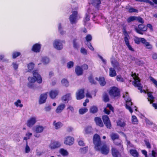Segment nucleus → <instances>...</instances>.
Returning a JSON list of instances; mask_svg holds the SVG:
<instances>
[{
	"mask_svg": "<svg viewBox=\"0 0 157 157\" xmlns=\"http://www.w3.org/2000/svg\"><path fill=\"white\" fill-rule=\"evenodd\" d=\"M33 77L36 79L38 83H40L42 82V79L41 77L36 71H33Z\"/></svg>",
	"mask_w": 157,
	"mask_h": 157,
	"instance_id": "nucleus-16",
	"label": "nucleus"
},
{
	"mask_svg": "<svg viewBox=\"0 0 157 157\" xmlns=\"http://www.w3.org/2000/svg\"><path fill=\"white\" fill-rule=\"evenodd\" d=\"M84 91L83 90H78L76 94V99L77 100H80L83 98L84 97Z\"/></svg>",
	"mask_w": 157,
	"mask_h": 157,
	"instance_id": "nucleus-14",
	"label": "nucleus"
},
{
	"mask_svg": "<svg viewBox=\"0 0 157 157\" xmlns=\"http://www.w3.org/2000/svg\"><path fill=\"white\" fill-rule=\"evenodd\" d=\"M78 14L77 11H72V14L70 15L69 19L71 23L72 24H75L78 19Z\"/></svg>",
	"mask_w": 157,
	"mask_h": 157,
	"instance_id": "nucleus-7",
	"label": "nucleus"
},
{
	"mask_svg": "<svg viewBox=\"0 0 157 157\" xmlns=\"http://www.w3.org/2000/svg\"><path fill=\"white\" fill-rule=\"evenodd\" d=\"M66 107L65 104L61 103L59 105L56 110V112L57 113H60Z\"/></svg>",
	"mask_w": 157,
	"mask_h": 157,
	"instance_id": "nucleus-20",
	"label": "nucleus"
},
{
	"mask_svg": "<svg viewBox=\"0 0 157 157\" xmlns=\"http://www.w3.org/2000/svg\"><path fill=\"white\" fill-rule=\"evenodd\" d=\"M93 129L91 126H88L86 127L84 130L83 132L84 134H89L92 132Z\"/></svg>",
	"mask_w": 157,
	"mask_h": 157,
	"instance_id": "nucleus-26",
	"label": "nucleus"
},
{
	"mask_svg": "<svg viewBox=\"0 0 157 157\" xmlns=\"http://www.w3.org/2000/svg\"><path fill=\"white\" fill-rule=\"evenodd\" d=\"M132 76L133 77L134 81L133 82V84L135 87H138V89L139 90L141 93L143 92L146 93L145 90H142V86L140 83V80L139 78L136 75V74L132 75Z\"/></svg>",
	"mask_w": 157,
	"mask_h": 157,
	"instance_id": "nucleus-2",
	"label": "nucleus"
},
{
	"mask_svg": "<svg viewBox=\"0 0 157 157\" xmlns=\"http://www.w3.org/2000/svg\"><path fill=\"white\" fill-rule=\"evenodd\" d=\"M93 143L95 150H99V147L102 145L100 136L97 134H95L93 138Z\"/></svg>",
	"mask_w": 157,
	"mask_h": 157,
	"instance_id": "nucleus-3",
	"label": "nucleus"
},
{
	"mask_svg": "<svg viewBox=\"0 0 157 157\" xmlns=\"http://www.w3.org/2000/svg\"><path fill=\"white\" fill-rule=\"evenodd\" d=\"M92 4L96 8L97 10H98L99 5L101 4L100 0H92L91 2Z\"/></svg>",
	"mask_w": 157,
	"mask_h": 157,
	"instance_id": "nucleus-25",
	"label": "nucleus"
},
{
	"mask_svg": "<svg viewBox=\"0 0 157 157\" xmlns=\"http://www.w3.org/2000/svg\"><path fill=\"white\" fill-rule=\"evenodd\" d=\"M85 38L86 41L88 42L91 41L92 39V37L91 35L88 34L86 36Z\"/></svg>",
	"mask_w": 157,
	"mask_h": 157,
	"instance_id": "nucleus-57",
	"label": "nucleus"
},
{
	"mask_svg": "<svg viewBox=\"0 0 157 157\" xmlns=\"http://www.w3.org/2000/svg\"><path fill=\"white\" fill-rule=\"evenodd\" d=\"M58 29L61 35H63L65 33V32L63 31L62 29L61 25L60 24H59Z\"/></svg>",
	"mask_w": 157,
	"mask_h": 157,
	"instance_id": "nucleus-50",
	"label": "nucleus"
},
{
	"mask_svg": "<svg viewBox=\"0 0 157 157\" xmlns=\"http://www.w3.org/2000/svg\"><path fill=\"white\" fill-rule=\"evenodd\" d=\"M137 2H144L146 3H149L151 6H154V3L151 1L149 0H135Z\"/></svg>",
	"mask_w": 157,
	"mask_h": 157,
	"instance_id": "nucleus-41",
	"label": "nucleus"
},
{
	"mask_svg": "<svg viewBox=\"0 0 157 157\" xmlns=\"http://www.w3.org/2000/svg\"><path fill=\"white\" fill-rule=\"evenodd\" d=\"M63 124L60 122H56L55 121H53V125L56 129H58L60 128L62 126Z\"/></svg>",
	"mask_w": 157,
	"mask_h": 157,
	"instance_id": "nucleus-22",
	"label": "nucleus"
},
{
	"mask_svg": "<svg viewBox=\"0 0 157 157\" xmlns=\"http://www.w3.org/2000/svg\"><path fill=\"white\" fill-rule=\"evenodd\" d=\"M34 67V64L32 63H30L28 65V71H30L32 70Z\"/></svg>",
	"mask_w": 157,
	"mask_h": 157,
	"instance_id": "nucleus-44",
	"label": "nucleus"
},
{
	"mask_svg": "<svg viewBox=\"0 0 157 157\" xmlns=\"http://www.w3.org/2000/svg\"><path fill=\"white\" fill-rule=\"evenodd\" d=\"M74 141V139L71 136H68L66 137L64 139V143L65 144L68 145H71Z\"/></svg>",
	"mask_w": 157,
	"mask_h": 157,
	"instance_id": "nucleus-13",
	"label": "nucleus"
},
{
	"mask_svg": "<svg viewBox=\"0 0 157 157\" xmlns=\"http://www.w3.org/2000/svg\"><path fill=\"white\" fill-rule=\"evenodd\" d=\"M102 118L103 122L107 128L109 129L110 128L111 125L108 116L106 115H103Z\"/></svg>",
	"mask_w": 157,
	"mask_h": 157,
	"instance_id": "nucleus-10",
	"label": "nucleus"
},
{
	"mask_svg": "<svg viewBox=\"0 0 157 157\" xmlns=\"http://www.w3.org/2000/svg\"><path fill=\"white\" fill-rule=\"evenodd\" d=\"M132 122L133 124H137L138 121L136 117L135 116H132Z\"/></svg>",
	"mask_w": 157,
	"mask_h": 157,
	"instance_id": "nucleus-42",
	"label": "nucleus"
},
{
	"mask_svg": "<svg viewBox=\"0 0 157 157\" xmlns=\"http://www.w3.org/2000/svg\"><path fill=\"white\" fill-rule=\"evenodd\" d=\"M71 94H68L66 95L63 96L62 98L63 101L66 102L68 101L69 100H71Z\"/></svg>",
	"mask_w": 157,
	"mask_h": 157,
	"instance_id": "nucleus-32",
	"label": "nucleus"
},
{
	"mask_svg": "<svg viewBox=\"0 0 157 157\" xmlns=\"http://www.w3.org/2000/svg\"><path fill=\"white\" fill-rule=\"evenodd\" d=\"M136 20V16H132L129 17L127 19V21L128 23H129L131 21Z\"/></svg>",
	"mask_w": 157,
	"mask_h": 157,
	"instance_id": "nucleus-47",
	"label": "nucleus"
},
{
	"mask_svg": "<svg viewBox=\"0 0 157 157\" xmlns=\"http://www.w3.org/2000/svg\"><path fill=\"white\" fill-rule=\"evenodd\" d=\"M62 84L64 86H68L69 85V82L66 79H63L61 81Z\"/></svg>",
	"mask_w": 157,
	"mask_h": 157,
	"instance_id": "nucleus-43",
	"label": "nucleus"
},
{
	"mask_svg": "<svg viewBox=\"0 0 157 157\" xmlns=\"http://www.w3.org/2000/svg\"><path fill=\"white\" fill-rule=\"evenodd\" d=\"M41 61L44 64H46L49 63V59L48 58L44 57L42 58Z\"/></svg>",
	"mask_w": 157,
	"mask_h": 157,
	"instance_id": "nucleus-37",
	"label": "nucleus"
},
{
	"mask_svg": "<svg viewBox=\"0 0 157 157\" xmlns=\"http://www.w3.org/2000/svg\"><path fill=\"white\" fill-rule=\"evenodd\" d=\"M136 20L138 21L139 22L141 23H144V21L143 18L139 17H136Z\"/></svg>",
	"mask_w": 157,
	"mask_h": 157,
	"instance_id": "nucleus-55",
	"label": "nucleus"
},
{
	"mask_svg": "<svg viewBox=\"0 0 157 157\" xmlns=\"http://www.w3.org/2000/svg\"><path fill=\"white\" fill-rule=\"evenodd\" d=\"M30 150V149L29 147L27 145V143L25 147V152L26 153H28L29 152Z\"/></svg>",
	"mask_w": 157,
	"mask_h": 157,
	"instance_id": "nucleus-62",
	"label": "nucleus"
},
{
	"mask_svg": "<svg viewBox=\"0 0 157 157\" xmlns=\"http://www.w3.org/2000/svg\"><path fill=\"white\" fill-rule=\"evenodd\" d=\"M104 100L105 102H108L109 101V98L107 94H105L103 95Z\"/></svg>",
	"mask_w": 157,
	"mask_h": 157,
	"instance_id": "nucleus-60",
	"label": "nucleus"
},
{
	"mask_svg": "<svg viewBox=\"0 0 157 157\" xmlns=\"http://www.w3.org/2000/svg\"><path fill=\"white\" fill-rule=\"evenodd\" d=\"M123 97L124 98L126 101V106L125 107L126 109L128 110L129 112L132 113L133 110L132 109V103L131 102V99L129 98L128 93L127 92H125V94H124Z\"/></svg>",
	"mask_w": 157,
	"mask_h": 157,
	"instance_id": "nucleus-1",
	"label": "nucleus"
},
{
	"mask_svg": "<svg viewBox=\"0 0 157 157\" xmlns=\"http://www.w3.org/2000/svg\"><path fill=\"white\" fill-rule=\"evenodd\" d=\"M152 93L149 92L147 93V94L148 96L147 99L148 101H150V103H152L154 101L155 98L153 96Z\"/></svg>",
	"mask_w": 157,
	"mask_h": 157,
	"instance_id": "nucleus-29",
	"label": "nucleus"
},
{
	"mask_svg": "<svg viewBox=\"0 0 157 157\" xmlns=\"http://www.w3.org/2000/svg\"><path fill=\"white\" fill-rule=\"evenodd\" d=\"M34 83L29 82L28 84V86L30 88L34 89L35 88V86Z\"/></svg>",
	"mask_w": 157,
	"mask_h": 157,
	"instance_id": "nucleus-49",
	"label": "nucleus"
},
{
	"mask_svg": "<svg viewBox=\"0 0 157 157\" xmlns=\"http://www.w3.org/2000/svg\"><path fill=\"white\" fill-rule=\"evenodd\" d=\"M111 63L112 66L115 68L117 69L118 70L120 69V68L119 67V63L117 62L111 60Z\"/></svg>",
	"mask_w": 157,
	"mask_h": 157,
	"instance_id": "nucleus-33",
	"label": "nucleus"
},
{
	"mask_svg": "<svg viewBox=\"0 0 157 157\" xmlns=\"http://www.w3.org/2000/svg\"><path fill=\"white\" fill-rule=\"evenodd\" d=\"M141 38L136 37L134 39V41L136 44H139L140 42Z\"/></svg>",
	"mask_w": 157,
	"mask_h": 157,
	"instance_id": "nucleus-61",
	"label": "nucleus"
},
{
	"mask_svg": "<svg viewBox=\"0 0 157 157\" xmlns=\"http://www.w3.org/2000/svg\"><path fill=\"white\" fill-rule=\"evenodd\" d=\"M77 40L76 39H74L73 40V46L75 48H77L78 47V44Z\"/></svg>",
	"mask_w": 157,
	"mask_h": 157,
	"instance_id": "nucleus-52",
	"label": "nucleus"
},
{
	"mask_svg": "<svg viewBox=\"0 0 157 157\" xmlns=\"http://www.w3.org/2000/svg\"><path fill=\"white\" fill-rule=\"evenodd\" d=\"M12 66L13 68L15 70H17L18 67V65L15 63H12Z\"/></svg>",
	"mask_w": 157,
	"mask_h": 157,
	"instance_id": "nucleus-64",
	"label": "nucleus"
},
{
	"mask_svg": "<svg viewBox=\"0 0 157 157\" xmlns=\"http://www.w3.org/2000/svg\"><path fill=\"white\" fill-rule=\"evenodd\" d=\"M88 111V109L86 108H83L80 109L79 113L81 114H83Z\"/></svg>",
	"mask_w": 157,
	"mask_h": 157,
	"instance_id": "nucleus-46",
	"label": "nucleus"
},
{
	"mask_svg": "<svg viewBox=\"0 0 157 157\" xmlns=\"http://www.w3.org/2000/svg\"><path fill=\"white\" fill-rule=\"evenodd\" d=\"M88 149V147H84L81 148L80 149V151L82 154H85L87 152Z\"/></svg>",
	"mask_w": 157,
	"mask_h": 157,
	"instance_id": "nucleus-45",
	"label": "nucleus"
},
{
	"mask_svg": "<svg viewBox=\"0 0 157 157\" xmlns=\"http://www.w3.org/2000/svg\"><path fill=\"white\" fill-rule=\"evenodd\" d=\"M110 137L114 143L117 145H119L121 149H123V146L121 144V140L118 139L119 135L117 133H112L110 135Z\"/></svg>",
	"mask_w": 157,
	"mask_h": 157,
	"instance_id": "nucleus-5",
	"label": "nucleus"
},
{
	"mask_svg": "<svg viewBox=\"0 0 157 157\" xmlns=\"http://www.w3.org/2000/svg\"><path fill=\"white\" fill-rule=\"evenodd\" d=\"M130 153L133 156L135 157H138V153L136 150L135 149H131L130 150Z\"/></svg>",
	"mask_w": 157,
	"mask_h": 157,
	"instance_id": "nucleus-35",
	"label": "nucleus"
},
{
	"mask_svg": "<svg viewBox=\"0 0 157 157\" xmlns=\"http://www.w3.org/2000/svg\"><path fill=\"white\" fill-rule=\"evenodd\" d=\"M149 79L152 82L155 86L157 87V81L156 80L153 78L151 76L149 77Z\"/></svg>",
	"mask_w": 157,
	"mask_h": 157,
	"instance_id": "nucleus-48",
	"label": "nucleus"
},
{
	"mask_svg": "<svg viewBox=\"0 0 157 157\" xmlns=\"http://www.w3.org/2000/svg\"><path fill=\"white\" fill-rule=\"evenodd\" d=\"M117 124L118 126L121 127H124L125 126V122L122 120H119L117 121Z\"/></svg>",
	"mask_w": 157,
	"mask_h": 157,
	"instance_id": "nucleus-34",
	"label": "nucleus"
},
{
	"mask_svg": "<svg viewBox=\"0 0 157 157\" xmlns=\"http://www.w3.org/2000/svg\"><path fill=\"white\" fill-rule=\"evenodd\" d=\"M109 94L112 97H116L120 95V91L116 87H112L110 88Z\"/></svg>",
	"mask_w": 157,
	"mask_h": 157,
	"instance_id": "nucleus-6",
	"label": "nucleus"
},
{
	"mask_svg": "<svg viewBox=\"0 0 157 157\" xmlns=\"http://www.w3.org/2000/svg\"><path fill=\"white\" fill-rule=\"evenodd\" d=\"M81 53L83 55H86L87 54V51L84 48H82L81 49Z\"/></svg>",
	"mask_w": 157,
	"mask_h": 157,
	"instance_id": "nucleus-63",
	"label": "nucleus"
},
{
	"mask_svg": "<svg viewBox=\"0 0 157 157\" xmlns=\"http://www.w3.org/2000/svg\"><path fill=\"white\" fill-rule=\"evenodd\" d=\"M95 79L99 82L101 86H103L105 84L106 82L105 80V79L104 77H96Z\"/></svg>",
	"mask_w": 157,
	"mask_h": 157,
	"instance_id": "nucleus-27",
	"label": "nucleus"
},
{
	"mask_svg": "<svg viewBox=\"0 0 157 157\" xmlns=\"http://www.w3.org/2000/svg\"><path fill=\"white\" fill-rule=\"evenodd\" d=\"M124 40L125 44L128 49L131 51L134 52V50L132 48V46L130 44L128 38L127 36L125 37L124 38Z\"/></svg>",
	"mask_w": 157,
	"mask_h": 157,
	"instance_id": "nucleus-19",
	"label": "nucleus"
},
{
	"mask_svg": "<svg viewBox=\"0 0 157 157\" xmlns=\"http://www.w3.org/2000/svg\"><path fill=\"white\" fill-rule=\"evenodd\" d=\"M59 152L63 156H67L68 154V153L67 151L63 149H61L60 150Z\"/></svg>",
	"mask_w": 157,
	"mask_h": 157,
	"instance_id": "nucleus-38",
	"label": "nucleus"
},
{
	"mask_svg": "<svg viewBox=\"0 0 157 157\" xmlns=\"http://www.w3.org/2000/svg\"><path fill=\"white\" fill-rule=\"evenodd\" d=\"M112 155L113 157H119L121 155L118 151L115 148H113L112 149Z\"/></svg>",
	"mask_w": 157,
	"mask_h": 157,
	"instance_id": "nucleus-24",
	"label": "nucleus"
},
{
	"mask_svg": "<svg viewBox=\"0 0 157 157\" xmlns=\"http://www.w3.org/2000/svg\"><path fill=\"white\" fill-rule=\"evenodd\" d=\"M20 53L18 52H15L13 53V58L14 59L16 58L20 55Z\"/></svg>",
	"mask_w": 157,
	"mask_h": 157,
	"instance_id": "nucleus-53",
	"label": "nucleus"
},
{
	"mask_svg": "<svg viewBox=\"0 0 157 157\" xmlns=\"http://www.w3.org/2000/svg\"><path fill=\"white\" fill-rule=\"evenodd\" d=\"M90 8H89L87 10L88 13H86V16L85 19L84 20V25H87L88 23L87 22L90 20V17L89 16V14H93V11L90 10Z\"/></svg>",
	"mask_w": 157,
	"mask_h": 157,
	"instance_id": "nucleus-17",
	"label": "nucleus"
},
{
	"mask_svg": "<svg viewBox=\"0 0 157 157\" xmlns=\"http://www.w3.org/2000/svg\"><path fill=\"white\" fill-rule=\"evenodd\" d=\"M41 45L40 44L36 43L34 44L32 48V50L35 52H39L40 50Z\"/></svg>",
	"mask_w": 157,
	"mask_h": 157,
	"instance_id": "nucleus-18",
	"label": "nucleus"
},
{
	"mask_svg": "<svg viewBox=\"0 0 157 157\" xmlns=\"http://www.w3.org/2000/svg\"><path fill=\"white\" fill-rule=\"evenodd\" d=\"M75 72L78 75H80L82 74L83 70L81 67L77 66L75 68Z\"/></svg>",
	"mask_w": 157,
	"mask_h": 157,
	"instance_id": "nucleus-28",
	"label": "nucleus"
},
{
	"mask_svg": "<svg viewBox=\"0 0 157 157\" xmlns=\"http://www.w3.org/2000/svg\"><path fill=\"white\" fill-rule=\"evenodd\" d=\"M47 96V93H44L41 94L39 100V104H42L44 103L46 101Z\"/></svg>",
	"mask_w": 157,
	"mask_h": 157,
	"instance_id": "nucleus-15",
	"label": "nucleus"
},
{
	"mask_svg": "<svg viewBox=\"0 0 157 157\" xmlns=\"http://www.w3.org/2000/svg\"><path fill=\"white\" fill-rule=\"evenodd\" d=\"M98 111L97 107L95 106H91L90 109V111L93 113H96Z\"/></svg>",
	"mask_w": 157,
	"mask_h": 157,
	"instance_id": "nucleus-36",
	"label": "nucleus"
},
{
	"mask_svg": "<svg viewBox=\"0 0 157 157\" xmlns=\"http://www.w3.org/2000/svg\"><path fill=\"white\" fill-rule=\"evenodd\" d=\"M44 128L42 126L37 125L35 127V131L36 133H40L43 131Z\"/></svg>",
	"mask_w": 157,
	"mask_h": 157,
	"instance_id": "nucleus-23",
	"label": "nucleus"
},
{
	"mask_svg": "<svg viewBox=\"0 0 157 157\" xmlns=\"http://www.w3.org/2000/svg\"><path fill=\"white\" fill-rule=\"evenodd\" d=\"M15 105L17 107H19L22 108L23 106V105L21 104V101L18 99L14 103Z\"/></svg>",
	"mask_w": 157,
	"mask_h": 157,
	"instance_id": "nucleus-39",
	"label": "nucleus"
},
{
	"mask_svg": "<svg viewBox=\"0 0 157 157\" xmlns=\"http://www.w3.org/2000/svg\"><path fill=\"white\" fill-rule=\"evenodd\" d=\"M74 63L72 61H70L67 63V67L68 68H70L73 67Z\"/></svg>",
	"mask_w": 157,
	"mask_h": 157,
	"instance_id": "nucleus-58",
	"label": "nucleus"
},
{
	"mask_svg": "<svg viewBox=\"0 0 157 157\" xmlns=\"http://www.w3.org/2000/svg\"><path fill=\"white\" fill-rule=\"evenodd\" d=\"M116 79L118 81L120 82H123L124 80L121 75H117L116 77Z\"/></svg>",
	"mask_w": 157,
	"mask_h": 157,
	"instance_id": "nucleus-59",
	"label": "nucleus"
},
{
	"mask_svg": "<svg viewBox=\"0 0 157 157\" xmlns=\"http://www.w3.org/2000/svg\"><path fill=\"white\" fill-rule=\"evenodd\" d=\"M36 117H31L28 120L27 125L29 127H31L36 123Z\"/></svg>",
	"mask_w": 157,
	"mask_h": 157,
	"instance_id": "nucleus-11",
	"label": "nucleus"
},
{
	"mask_svg": "<svg viewBox=\"0 0 157 157\" xmlns=\"http://www.w3.org/2000/svg\"><path fill=\"white\" fill-rule=\"evenodd\" d=\"M117 75V73L115 69L113 68H109V75L111 77H114Z\"/></svg>",
	"mask_w": 157,
	"mask_h": 157,
	"instance_id": "nucleus-31",
	"label": "nucleus"
},
{
	"mask_svg": "<svg viewBox=\"0 0 157 157\" xmlns=\"http://www.w3.org/2000/svg\"><path fill=\"white\" fill-rule=\"evenodd\" d=\"M144 45L147 49H151L152 48V45L148 42L146 43Z\"/></svg>",
	"mask_w": 157,
	"mask_h": 157,
	"instance_id": "nucleus-54",
	"label": "nucleus"
},
{
	"mask_svg": "<svg viewBox=\"0 0 157 157\" xmlns=\"http://www.w3.org/2000/svg\"><path fill=\"white\" fill-rule=\"evenodd\" d=\"M99 150H95L96 151H100L101 153L104 155L107 154L109 151V148L106 145L104 144L99 147Z\"/></svg>",
	"mask_w": 157,
	"mask_h": 157,
	"instance_id": "nucleus-8",
	"label": "nucleus"
},
{
	"mask_svg": "<svg viewBox=\"0 0 157 157\" xmlns=\"http://www.w3.org/2000/svg\"><path fill=\"white\" fill-rule=\"evenodd\" d=\"M61 144L58 141H53L49 145V148L51 149H54L60 147Z\"/></svg>",
	"mask_w": 157,
	"mask_h": 157,
	"instance_id": "nucleus-12",
	"label": "nucleus"
},
{
	"mask_svg": "<svg viewBox=\"0 0 157 157\" xmlns=\"http://www.w3.org/2000/svg\"><path fill=\"white\" fill-rule=\"evenodd\" d=\"M65 41L59 39L54 40L53 43L54 48L58 50H61L63 48V44L65 43Z\"/></svg>",
	"mask_w": 157,
	"mask_h": 157,
	"instance_id": "nucleus-4",
	"label": "nucleus"
},
{
	"mask_svg": "<svg viewBox=\"0 0 157 157\" xmlns=\"http://www.w3.org/2000/svg\"><path fill=\"white\" fill-rule=\"evenodd\" d=\"M95 121L96 124L101 127H102L103 124L100 118L96 117L95 118Z\"/></svg>",
	"mask_w": 157,
	"mask_h": 157,
	"instance_id": "nucleus-30",
	"label": "nucleus"
},
{
	"mask_svg": "<svg viewBox=\"0 0 157 157\" xmlns=\"http://www.w3.org/2000/svg\"><path fill=\"white\" fill-rule=\"evenodd\" d=\"M147 29V27L142 24L139 25L138 27H136L135 28V29L136 32L141 34H143L142 31H145Z\"/></svg>",
	"mask_w": 157,
	"mask_h": 157,
	"instance_id": "nucleus-9",
	"label": "nucleus"
},
{
	"mask_svg": "<svg viewBox=\"0 0 157 157\" xmlns=\"http://www.w3.org/2000/svg\"><path fill=\"white\" fill-rule=\"evenodd\" d=\"M128 12L130 13H138V11L137 10L135 9L132 7H130L128 9Z\"/></svg>",
	"mask_w": 157,
	"mask_h": 157,
	"instance_id": "nucleus-51",
	"label": "nucleus"
},
{
	"mask_svg": "<svg viewBox=\"0 0 157 157\" xmlns=\"http://www.w3.org/2000/svg\"><path fill=\"white\" fill-rule=\"evenodd\" d=\"M32 135V133L29 132H27L26 134V137L24 138V140H27L29 139Z\"/></svg>",
	"mask_w": 157,
	"mask_h": 157,
	"instance_id": "nucleus-40",
	"label": "nucleus"
},
{
	"mask_svg": "<svg viewBox=\"0 0 157 157\" xmlns=\"http://www.w3.org/2000/svg\"><path fill=\"white\" fill-rule=\"evenodd\" d=\"M28 80L29 82L34 83L35 82L36 79L34 77H29L28 78Z\"/></svg>",
	"mask_w": 157,
	"mask_h": 157,
	"instance_id": "nucleus-56",
	"label": "nucleus"
},
{
	"mask_svg": "<svg viewBox=\"0 0 157 157\" xmlns=\"http://www.w3.org/2000/svg\"><path fill=\"white\" fill-rule=\"evenodd\" d=\"M58 93L59 91L57 90H52L49 92L50 97L51 98L54 99L58 95Z\"/></svg>",
	"mask_w": 157,
	"mask_h": 157,
	"instance_id": "nucleus-21",
	"label": "nucleus"
}]
</instances>
